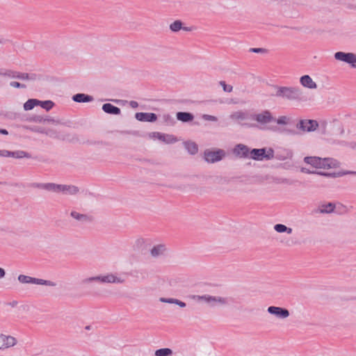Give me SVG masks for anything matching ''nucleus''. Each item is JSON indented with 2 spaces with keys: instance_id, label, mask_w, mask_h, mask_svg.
<instances>
[{
  "instance_id": "obj_1",
  "label": "nucleus",
  "mask_w": 356,
  "mask_h": 356,
  "mask_svg": "<svg viewBox=\"0 0 356 356\" xmlns=\"http://www.w3.org/2000/svg\"><path fill=\"white\" fill-rule=\"evenodd\" d=\"M304 161L315 168L330 169L339 167L340 163L331 158H320L317 156H306Z\"/></svg>"
},
{
  "instance_id": "obj_2",
  "label": "nucleus",
  "mask_w": 356,
  "mask_h": 356,
  "mask_svg": "<svg viewBox=\"0 0 356 356\" xmlns=\"http://www.w3.org/2000/svg\"><path fill=\"white\" fill-rule=\"evenodd\" d=\"M189 298L192 300L199 303H204L211 307L225 306L227 304V299L226 298L209 294L202 296L192 295Z\"/></svg>"
},
{
  "instance_id": "obj_3",
  "label": "nucleus",
  "mask_w": 356,
  "mask_h": 356,
  "mask_svg": "<svg viewBox=\"0 0 356 356\" xmlns=\"http://www.w3.org/2000/svg\"><path fill=\"white\" fill-rule=\"evenodd\" d=\"M252 119L257 122V124H259L262 129L272 131L277 130V128L275 126H268L269 124L275 120V118L269 111L266 110L254 114L252 116Z\"/></svg>"
},
{
  "instance_id": "obj_4",
  "label": "nucleus",
  "mask_w": 356,
  "mask_h": 356,
  "mask_svg": "<svg viewBox=\"0 0 356 356\" xmlns=\"http://www.w3.org/2000/svg\"><path fill=\"white\" fill-rule=\"evenodd\" d=\"M275 95L288 100H298L301 95V91L296 87H277Z\"/></svg>"
},
{
  "instance_id": "obj_5",
  "label": "nucleus",
  "mask_w": 356,
  "mask_h": 356,
  "mask_svg": "<svg viewBox=\"0 0 356 356\" xmlns=\"http://www.w3.org/2000/svg\"><path fill=\"white\" fill-rule=\"evenodd\" d=\"M250 158L257 161H262L264 159L268 160L274 157V152L270 148L267 151L265 148L253 149L250 151Z\"/></svg>"
},
{
  "instance_id": "obj_6",
  "label": "nucleus",
  "mask_w": 356,
  "mask_h": 356,
  "mask_svg": "<svg viewBox=\"0 0 356 356\" xmlns=\"http://www.w3.org/2000/svg\"><path fill=\"white\" fill-rule=\"evenodd\" d=\"M334 58L349 64L352 67H356V54L338 51L334 54Z\"/></svg>"
},
{
  "instance_id": "obj_7",
  "label": "nucleus",
  "mask_w": 356,
  "mask_h": 356,
  "mask_svg": "<svg viewBox=\"0 0 356 356\" xmlns=\"http://www.w3.org/2000/svg\"><path fill=\"white\" fill-rule=\"evenodd\" d=\"M47 188L54 191H60L65 192L67 194L73 195L79 191V189L75 186L70 185H56L54 184H48Z\"/></svg>"
},
{
  "instance_id": "obj_8",
  "label": "nucleus",
  "mask_w": 356,
  "mask_h": 356,
  "mask_svg": "<svg viewBox=\"0 0 356 356\" xmlns=\"http://www.w3.org/2000/svg\"><path fill=\"white\" fill-rule=\"evenodd\" d=\"M225 155V153L222 149L216 151H206L204 152L205 160L209 163H215L220 161Z\"/></svg>"
},
{
  "instance_id": "obj_9",
  "label": "nucleus",
  "mask_w": 356,
  "mask_h": 356,
  "mask_svg": "<svg viewBox=\"0 0 356 356\" xmlns=\"http://www.w3.org/2000/svg\"><path fill=\"white\" fill-rule=\"evenodd\" d=\"M268 312L278 318L284 319L289 316L288 309L280 307L270 306L267 309Z\"/></svg>"
},
{
  "instance_id": "obj_10",
  "label": "nucleus",
  "mask_w": 356,
  "mask_h": 356,
  "mask_svg": "<svg viewBox=\"0 0 356 356\" xmlns=\"http://www.w3.org/2000/svg\"><path fill=\"white\" fill-rule=\"evenodd\" d=\"M318 124L316 120H300L297 127L303 131H313L316 129Z\"/></svg>"
},
{
  "instance_id": "obj_11",
  "label": "nucleus",
  "mask_w": 356,
  "mask_h": 356,
  "mask_svg": "<svg viewBox=\"0 0 356 356\" xmlns=\"http://www.w3.org/2000/svg\"><path fill=\"white\" fill-rule=\"evenodd\" d=\"M16 342V339L13 337L0 334V350L14 346Z\"/></svg>"
},
{
  "instance_id": "obj_12",
  "label": "nucleus",
  "mask_w": 356,
  "mask_h": 356,
  "mask_svg": "<svg viewBox=\"0 0 356 356\" xmlns=\"http://www.w3.org/2000/svg\"><path fill=\"white\" fill-rule=\"evenodd\" d=\"M152 137L156 138L166 144H172L177 141V138L174 136L170 134H161L159 132L152 133Z\"/></svg>"
},
{
  "instance_id": "obj_13",
  "label": "nucleus",
  "mask_w": 356,
  "mask_h": 356,
  "mask_svg": "<svg viewBox=\"0 0 356 356\" xmlns=\"http://www.w3.org/2000/svg\"><path fill=\"white\" fill-rule=\"evenodd\" d=\"M301 86L305 88L315 90L317 88L316 83L309 75H303L300 78Z\"/></svg>"
},
{
  "instance_id": "obj_14",
  "label": "nucleus",
  "mask_w": 356,
  "mask_h": 356,
  "mask_svg": "<svg viewBox=\"0 0 356 356\" xmlns=\"http://www.w3.org/2000/svg\"><path fill=\"white\" fill-rule=\"evenodd\" d=\"M136 118L143 122H155L157 117L156 115L153 113H136Z\"/></svg>"
},
{
  "instance_id": "obj_15",
  "label": "nucleus",
  "mask_w": 356,
  "mask_h": 356,
  "mask_svg": "<svg viewBox=\"0 0 356 356\" xmlns=\"http://www.w3.org/2000/svg\"><path fill=\"white\" fill-rule=\"evenodd\" d=\"M249 153L248 147L243 144L237 145L234 149V154L240 157H247Z\"/></svg>"
},
{
  "instance_id": "obj_16",
  "label": "nucleus",
  "mask_w": 356,
  "mask_h": 356,
  "mask_svg": "<svg viewBox=\"0 0 356 356\" xmlns=\"http://www.w3.org/2000/svg\"><path fill=\"white\" fill-rule=\"evenodd\" d=\"M111 277L109 274L99 275L96 277H88L83 280L84 283H88L93 281H97L102 283H109L111 282Z\"/></svg>"
},
{
  "instance_id": "obj_17",
  "label": "nucleus",
  "mask_w": 356,
  "mask_h": 356,
  "mask_svg": "<svg viewBox=\"0 0 356 356\" xmlns=\"http://www.w3.org/2000/svg\"><path fill=\"white\" fill-rule=\"evenodd\" d=\"M159 301L164 303L175 304L182 308L186 307L185 302L175 298H160Z\"/></svg>"
},
{
  "instance_id": "obj_18",
  "label": "nucleus",
  "mask_w": 356,
  "mask_h": 356,
  "mask_svg": "<svg viewBox=\"0 0 356 356\" xmlns=\"http://www.w3.org/2000/svg\"><path fill=\"white\" fill-rule=\"evenodd\" d=\"M177 118L181 122H190L193 120V115L190 113L178 112L177 113Z\"/></svg>"
},
{
  "instance_id": "obj_19",
  "label": "nucleus",
  "mask_w": 356,
  "mask_h": 356,
  "mask_svg": "<svg viewBox=\"0 0 356 356\" xmlns=\"http://www.w3.org/2000/svg\"><path fill=\"white\" fill-rule=\"evenodd\" d=\"M229 118H230V119H232L234 121L239 122V121H243V120H246L247 115L245 113H244L243 111H236V112L232 113L229 115Z\"/></svg>"
},
{
  "instance_id": "obj_20",
  "label": "nucleus",
  "mask_w": 356,
  "mask_h": 356,
  "mask_svg": "<svg viewBox=\"0 0 356 356\" xmlns=\"http://www.w3.org/2000/svg\"><path fill=\"white\" fill-rule=\"evenodd\" d=\"M72 99L76 102H88L92 99V97L81 93L74 95Z\"/></svg>"
},
{
  "instance_id": "obj_21",
  "label": "nucleus",
  "mask_w": 356,
  "mask_h": 356,
  "mask_svg": "<svg viewBox=\"0 0 356 356\" xmlns=\"http://www.w3.org/2000/svg\"><path fill=\"white\" fill-rule=\"evenodd\" d=\"M335 205L332 203H327L323 204L319 207V212L321 213H330L334 211Z\"/></svg>"
},
{
  "instance_id": "obj_22",
  "label": "nucleus",
  "mask_w": 356,
  "mask_h": 356,
  "mask_svg": "<svg viewBox=\"0 0 356 356\" xmlns=\"http://www.w3.org/2000/svg\"><path fill=\"white\" fill-rule=\"evenodd\" d=\"M185 147L191 154H195L197 152V145L193 142H186L184 143Z\"/></svg>"
},
{
  "instance_id": "obj_23",
  "label": "nucleus",
  "mask_w": 356,
  "mask_h": 356,
  "mask_svg": "<svg viewBox=\"0 0 356 356\" xmlns=\"http://www.w3.org/2000/svg\"><path fill=\"white\" fill-rule=\"evenodd\" d=\"M165 250V246L163 245H156L151 250V254L153 257H158L162 254L164 252Z\"/></svg>"
},
{
  "instance_id": "obj_24",
  "label": "nucleus",
  "mask_w": 356,
  "mask_h": 356,
  "mask_svg": "<svg viewBox=\"0 0 356 356\" xmlns=\"http://www.w3.org/2000/svg\"><path fill=\"white\" fill-rule=\"evenodd\" d=\"M40 103V101L35 99H29L27 102H26L24 104V108L25 111H29L34 108L35 106L38 105Z\"/></svg>"
},
{
  "instance_id": "obj_25",
  "label": "nucleus",
  "mask_w": 356,
  "mask_h": 356,
  "mask_svg": "<svg viewBox=\"0 0 356 356\" xmlns=\"http://www.w3.org/2000/svg\"><path fill=\"white\" fill-rule=\"evenodd\" d=\"M274 229L278 233L286 232L288 234L292 233V229L287 227L286 225L282 224H277L274 226Z\"/></svg>"
},
{
  "instance_id": "obj_26",
  "label": "nucleus",
  "mask_w": 356,
  "mask_h": 356,
  "mask_svg": "<svg viewBox=\"0 0 356 356\" xmlns=\"http://www.w3.org/2000/svg\"><path fill=\"white\" fill-rule=\"evenodd\" d=\"M10 157H13L16 159H23V158H29V155L28 153L24 151H15V152H10Z\"/></svg>"
},
{
  "instance_id": "obj_27",
  "label": "nucleus",
  "mask_w": 356,
  "mask_h": 356,
  "mask_svg": "<svg viewBox=\"0 0 356 356\" xmlns=\"http://www.w3.org/2000/svg\"><path fill=\"white\" fill-rule=\"evenodd\" d=\"M318 175L326 176V177H341L345 175L348 174H354L356 175V172H338V173H325V172H316Z\"/></svg>"
},
{
  "instance_id": "obj_28",
  "label": "nucleus",
  "mask_w": 356,
  "mask_h": 356,
  "mask_svg": "<svg viewBox=\"0 0 356 356\" xmlns=\"http://www.w3.org/2000/svg\"><path fill=\"white\" fill-rule=\"evenodd\" d=\"M172 354V350L168 348L156 350L154 353L155 356H170Z\"/></svg>"
},
{
  "instance_id": "obj_29",
  "label": "nucleus",
  "mask_w": 356,
  "mask_h": 356,
  "mask_svg": "<svg viewBox=\"0 0 356 356\" xmlns=\"http://www.w3.org/2000/svg\"><path fill=\"white\" fill-rule=\"evenodd\" d=\"M274 122H275L277 124L280 125H287L290 123L291 119L289 117L286 115H282L280 116L278 118L275 119Z\"/></svg>"
},
{
  "instance_id": "obj_30",
  "label": "nucleus",
  "mask_w": 356,
  "mask_h": 356,
  "mask_svg": "<svg viewBox=\"0 0 356 356\" xmlns=\"http://www.w3.org/2000/svg\"><path fill=\"white\" fill-rule=\"evenodd\" d=\"M17 279L22 284H33V277L30 276L19 275Z\"/></svg>"
},
{
  "instance_id": "obj_31",
  "label": "nucleus",
  "mask_w": 356,
  "mask_h": 356,
  "mask_svg": "<svg viewBox=\"0 0 356 356\" xmlns=\"http://www.w3.org/2000/svg\"><path fill=\"white\" fill-rule=\"evenodd\" d=\"M182 27V23L179 21H175L173 23H172L170 26V29L172 31L177 32L179 31Z\"/></svg>"
},
{
  "instance_id": "obj_32",
  "label": "nucleus",
  "mask_w": 356,
  "mask_h": 356,
  "mask_svg": "<svg viewBox=\"0 0 356 356\" xmlns=\"http://www.w3.org/2000/svg\"><path fill=\"white\" fill-rule=\"evenodd\" d=\"M33 284L38 285H47V286H54V284L47 280H42V279H36L33 277Z\"/></svg>"
},
{
  "instance_id": "obj_33",
  "label": "nucleus",
  "mask_w": 356,
  "mask_h": 356,
  "mask_svg": "<svg viewBox=\"0 0 356 356\" xmlns=\"http://www.w3.org/2000/svg\"><path fill=\"white\" fill-rule=\"evenodd\" d=\"M71 216L76 220H82V221H85L88 219L86 215L79 213L76 211H72L71 213Z\"/></svg>"
},
{
  "instance_id": "obj_34",
  "label": "nucleus",
  "mask_w": 356,
  "mask_h": 356,
  "mask_svg": "<svg viewBox=\"0 0 356 356\" xmlns=\"http://www.w3.org/2000/svg\"><path fill=\"white\" fill-rule=\"evenodd\" d=\"M38 105H40L41 107L46 109L47 111L51 109L54 105L53 102L51 101H44V102H40Z\"/></svg>"
},
{
  "instance_id": "obj_35",
  "label": "nucleus",
  "mask_w": 356,
  "mask_h": 356,
  "mask_svg": "<svg viewBox=\"0 0 356 356\" xmlns=\"http://www.w3.org/2000/svg\"><path fill=\"white\" fill-rule=\"evenodd\" d=\"M220 85L222 88V90L226 92H231L233 90V87L230 85H227L223 81H220Z\"/></svg>"
},
{
  "instance_id": "obj_36",
  "label": "nucleus",
  "mask_w": 356,
  "mask_h": 356,
  "mask_svg": "<svg viewBox=\"0 0 356 356\" xmlns=\"http://www.w3.org/2000/svg\"><path fill=\"white\" fill-rule=\"evenodd\" d=\"M202 118L207 121L216 122L218 120V118L216 116L207 114L203 115Z\"/></svg>"
},
{
  "instance_id": "obj_37",
  "label": "nucleus",
  "mask_w": 356,
  "mask_h": 356,
  "mask_svg": "<svg viewBox=\"0 0 356 356\" xmlns=\"http://www.w3.org/2000/svg\"><path fill=\"white\" fill-rule=\"evenodd\" d=\"M102 109L107 113H111V104L107 103L103 105Z\"/></svg>"
},
{
  "instance_id": "obj_38",
  "label": "nucleus",
  "mask_w": 356,
  "mask_h": 356,
  "mask_svg": "<svg viewBox=\"0 0 356 356\" xmlns=\"http://www.w3.org/2000/svg\"><path fill=\"white\" fill-rule=\"evenodd\" d=\"M124 280V276L121 275V276L117 277V276L113 275V282L121 283V282H123Z\"/></svg>"
},
{
  "instance_id": "obj_39",
  "label": "nucleus",
  "mask_w": 356,
  "mask_h": 356,
  "mask_svg": "<svg viewBox=\"0 0 356 356\" xmlns=\"http://www.w3.org/2000/svg\"><path fill=\"white\" fill-rule=\"evenodd\" d=\"M0 156L3 157H10V151L0 150Z\"/></svg>"
},
{
  "instance_id": "obj_40",
  "label": "nucleus",
  "mask_w": 356,
  "mask_h": 356,
  "mask_svg": "<svg viewBox=\"0 0 356 356\" xmlns=\"http://www.w3.org/2000/svg\"><path fill=\"white\" fill-rule=\"evenodd\" d=\"M10 86H11V87H13V88H19V87H22V86L19 83H18V82H17V81H13V82H11V83H10Z\"/></svg>"
},
{
  "instance_id": "obj_41",
  "label": "nucleus",
  "mask_w": 356,
  "mask_h": 356,
  "mask_svg": "<svg viewBox=\"0 0 356 356\" xmlns=\"http://www.w3.org/2000/svg\"><path fill=\"white\" fill-rule=\"evenodd\" d=\"M112 112H113V114L117 115V114H119L120 113V110L119 108L113 106Z\"/></svg>"
},
{
  "instance_id": "obj_42",
  "label": "nucleus",
  "mask_w": 356,
  "mask_h": 356,
  "mask_svg": "<svg viewBox=\"0 0 356 356\" xmlns=\"http://www.w3.org/2000/svg\"><path fill=\"white\" fill-rule=\"evenodd\" d=\"M301 172H304V173H307V174L316 173L315 172L311 171L310 170H309V169H307L306 168H301Z\"/></svg>"
},
{
  "instance_id": "obj_43",
  "label": "nucleus",
  "mask_w": 356,
  "mask_h": 356,
  "mask_svg": "<svg viewBox=\"0 0 356 356\" xmlns=\"http://www.w3.org/2000/svg\"><path fill=\"white\" fill-rule=\"evenodd\" d=\"M252 51L255 53H260V52L264 51V49H261V48H256V49H252Z\"/></svg>"
},
{
  "instance_id": "obj_44",
  "label": "nucleus",
  "mask_w": 356,
  "mask_h": 356,
  "mask_svg": "<svg viewBox=\"0 0 356 356\" xmlns=\"http://www.w3.org/2000/svg\"><path fill=\"white\" fill-rule=\"evenodd\" d=\"M6 275V272L3 268H0V278H3Z\"/></svg>"
},
{
  "instance_id": "obj_45",
  "label": "nucleus",
  "mask_w": 356,
  "mask_h": 356,
  "mask_svg": "<svg viewBox=\"0 0 356 356\" xmlns=\"http://www.w3.org/2000/svg\"><path fill=\"white\" fill-rule=\"evenodd\" d=\"M131 106L133 107V108H136L138 106V103L136 102H131Z\"/></svg>"
},
{
  "instance_id": "obj_46",
  "label": "nucleus",
  "mask_w": 356,
  "mask_h": 356,
  "mask_svg": "<svg viewBox=\"0 0 356 356\" xmlns=\"http://www.w3.org/2000/svg\"><path fill=\"white\" fill-rule=\"evenodd\" d=\"M0 133L4 135L8 134V131L6 129H0Z\"/></svg>"
},
{
  "instance_id": "obj_47",
  "label": "nucleus",
  "mask_w": 356,
  "mask_h": 356,
  "mask_svg": "<svg viewBox=\"0 0 356 356\" xmlns=\"http://www.w3.org/2000/svg\"><path fill=\"white\" fill-rule=\"evenodd\" d=\"M86 329L89 330L90 329V326H86Z\"/></svg>"
},
{
  "instance_id": "obj_48",
  "label": "nucleus",
  "mask_w": 356,
  "mask_h": 356,
  "mask_svg": "<svg viewBox=\"0 0 356 356\" xmlns=\"http://www.w3.org/2000/svg\"><path fill=\"white\" fill-rule=\"evenodd\" d=\"M355 148H356V147H355Z\"/></svg>"
}]
</instances>
